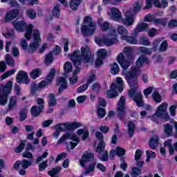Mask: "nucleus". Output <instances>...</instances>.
<instances>
[{
	"instance_id": "obj_1",
	"label": "nucleus",
	"mask_w": 177,
	"mask_h": 177,
	"mask_svg": "<svg viewBox=\"0 0 177 177\" xmlns=\"http://www.w3.org/2000/svg\"><path fill=\"white\" fill-rule=\"evenodd\" d=\"M133 50L131 47H125L123 53H120L117 57V60L123 68V75H124L131 90L129 95L133 97L134 102L138 107L143 106V97L142 93L139 91L138 86V77L140 75V67L143 66V63H147L149 59L144 55H141L136 62V67L133 68L131 71H127V68L133 63Z\"/></svg>"
},
{
	"instance_id": "obj_2",
	"label": "nucleus",
	"mask_w": 177,
	"mask_h": 177,
	"mask_svg": "<svg viewBox=\"0 0 177 177\" xmlns=\"http://www.w3.org/2000/svg\"><path fill=\"white\" fill-rule=\"evenodd\" d=\"M68 56L76 67V70L73 71L72 77L69 78L70 84L74 85L78 80L77 74H78L81 70L80 66H81L82 62H84V63H89V60H91V50H89V47L84 46L81 48V52L78 50H75L73 54H69Z\"/></svg>"
},
{
	"instance_id": "obj_3",
	"label": "nucleus",
	"mask_w": 177,
	"mask_h": 177,
	"mask_svg": "<svg viewBox=\"0 0 177 177\" xmlns=\"http://www.w3.org/2000/svg\"><path fill=\"white\" fill-rule=\"evenodd\" d=\"M33 41L29 45L27 44V40L22 39L21 41V46L24 50H26L28 53H34L38 46L41 44V33L38 29H35L32 32Z\"/></svg>"
},
{
	"instance_id": "obj_4",
	"label": "nucleus",
	"mask_w": 177,
	"mask_h": 177,
	"mask_svg": "<svg viewBox=\"0 0 177 177\" xmlns=\"http://www.w3.org/2000/svg\"><path fill=\"white\" fill-rule=\"evenodd\" d=\"M95 41L99 46H111L118 42V36L115 30H110L107 36H100L95 38Z\"/></svg>"
},
{
	"instance_id": "obj_5",
	"label": "nucleus",
	"mask_w": 177,
	"mask_h": 177,
	"mask_svg": "<svg viewBox=\"0 0 177 177\" xmlns=\"http://www.w3.org/2000/svg\"><path fill=\"white\" fill-rule=\"evenodd\" d=\"M96 24L92 21L91 17H86L84 18V24L82 26L81 32L83 35H93V32L96 31Z\"/></svg>"
},
{
	"instance_id": "obj_6",
	"label": "nucleus",
	"mask_w": 177,
	"mask_h": 177,
	"mask_svg": "<svg viewBox=\"0 0 177 177\" xmlns=\"http://www.w3.org/2000/svg\"><path fill=\"white\" fill-rule=\"evenodd\" d=\"M14 27L17 31H21V32L26 29L25 38L28 41L31 39V37L32 36V24L26 25V23L23 21H15Z\"/></svg>"
},
{
	"instance_id": "obj_7",
	"label": "nucleus",
	"mask_w": 177,
	"mask_h": 177,
	"mask_svg": "<svg viewBox=\"0 0 177 177\" xmlns=\"http://www.w3.org/2000/svg\"><path fill=\"white\" fill-rule=\"evenodd\" d=\"M12 86V81H8L4 86H0V104L3 106L8 103V93H10Z\"/></svg>"
},
{
	"instance_id": "obj_8",
	"label": "nucleus",
	"mask_w": 177,
	"mask_h": 177,
	"mask_svg": "<svg viewBox=\"0 0 177 177\" xmlns=\"http://www.w3.org/2000/svg\"><path fill=\"white\" fill-rule=\"evenodd\" d=\"M67 139H70L73 141L69 142L71 150H74L76 146L80 143V138H78L77 135L72 133H67L60 138V139L57 142V145H60L61 143L66 142Z\"/></svg>"
},
{
	"instance_id": "obj_9",
	"label": "nucleus",
	"mask_w": 177,
	"mask_h": 177,
	"mask_svg": "<svg viewBox=\"0 0 177 177\" xmlns=\"http://www.w3.org/2000/svg\"><path fill=\"white\" fill-rule=\"evenodd\" d=\"M167 109H168V103H162L157 108L155 115L151 116V120H153V121H156V117H160V118H163L165 121H168L169 120V114L167 113Z\"/></svg>"
},
{
	"instance_id": "obj_10",
	"label": "nucleus",
	"mask_w": 177,
	"mask_h": 177,
	"mask_svg": "<svg viewBox=\"0 0 177 177\" xmlns=\"http://www.w3.org/2000/svg\"><path fill=\"white\" fill-rule=\"evenodd\" d=\"M124 19L122 18V19H120L122 24L126 27L133 26V24L135 23V15L133 12L131 10H127L124 14Z\"/></svg>"
},
{
	"instance_id": "obj_11",
	"label": "nucleus",
	"mask_w": 177,
	"mask_h": 177,
	"mask_svg": "<svg viewBox=\"0 0 177 177\" xmlns=\"http://www.w3.org/2000/svg\"><path fill=\"white\" fill-rule=\"evenodd\" d=\"M49 155V153L47 151H45L41 156H38L35 160V163L39 164V171L42 172L43 171H45L48 167V160L42 161V160L46 158Z\"/></svg>"
},
{
	"instance_id": "obj_12",
	"label": "nucleus",
	"mask_w": 177,
	"mask_h": 177,
	"mask_svg": "<svg viewBox=\"0 0 177 177\" xmlns=\"http://www.w3.org/2000/svg\"><path fill=\"white\" fill-rule=\"evenodd\" d=\"M107 13L108 16L113 20H115V21H121L122 20L121 11L115 7L109 8Z\"/></svg>"
},
{
	"instance_id": "obj_13",
	"label": "nucleus",
	"mask_w": 177,
	"mask_h": 177,
	"mask_svg": "<svg viewBox=\"0 0 177 177\" xmlns=\"http://www.w3.org/2000/svg\"><path fill=\"white\" fill-rule=\"evenodd\" d=\"M107 56V50L104 48H101L97 52V59L95 60V68H97L103 64V60Z\"/></svg>"
},
{
	"instance_id": "obj_14",
	"label": "nucleus",
	"mask_w": 177,
	"mask_h": 177,
	"mask_svg": "<svg viewBox=\"0 0 177 177\" xmlns=\"http://www.w3.org/2000/svg\"><path fill=\"white\" fill-rule=\"evenodd\" d=\"M118 114L119 118L122 120L125 115V97L122 96L118 103Z\"/></svg>"
},
{
	"instance_id": "obj_15",
	"label": "nucleus",
	"mask_w": 177,
	"mask_h": 177,
	"mask_svg": "<svg viewBox=\"0 0 177 177\" xmlns=\"http://www.w3.org/2000/svg\"><path fill=\"white\" fill-rule=\"evenodd\" d=\"M95 137L97 139L100 140V143H98L96 149L97 153H102L104 151V147H106V143L103 140V134L100 131L95 132Z\"/></svg>"
},
{
	"instance_id": "obj_16",
	"label": "nucleus",
	"mask_w": 177,
	"mask_h": 177,
	"mask_svg": "<svg viewBox=\"0 0 177 177\" xmlns=\"http://www.w3.org/2000/svg\"><path fill=\"white\" fill-rule=\"evenodd\" d=\"M93 158H94L93 153L85 152L82 156L81 160H80V164L81 167L84 168L85 164H86V162H91L93 161Z\"/></svg>"
},
{
	"instance_id": "obj_17",
	"label": "nucleus",
	"mask_w": 177,
	"mask_h": 177,
	"mask_svg": "<svg viewBox=\"0 0 177 177\" xmlns=\"http://www.w3.org/2000/svg\"><path fill=\"white\" fill-rule=\"evenodd\" d=\"M16 80L18 84H21V82L26 84H30V80H28V74L23 71H20L18 73L16 77Z\"/></svg>"
},
{
	"instance_id": "obj_18",
	"label": "nucleus",
	"mask_w": 177,
	"mask_h": 177,
	"mask_svg": "<svg viewBox=\"0 0 177 177\" xmlns=\"http://www.w3.org/2000/svg\"><path fill=\"white\" fill-rule=\"evenodd\" d=\"M149 28H150L149 24L145 23V22H139L137 24L136 29L133 31V35H137V34H139V32H143L145 31H147L149 30Z\"/></svg>"
},
{
	"instance_id": "obj_19",
	"label": "nucleus",
	"mask_w": 177,
	"mask_h": 177,
	"mask_svg": "<svg viewBox=\"0 0 177 177\" xmlns=\"http://www.w3.org/2000/svg\"><path fill=\"white\" fill-rule=\"evenodd\" d=\"M117 86L115 85V83H112L110 89L108 90L106 93V95L109 98L116 97V96H118V93L117 92Z\"/></svg>"
},
{
	"instance_id": "obj_20",
	"label": "nucleus",
	"mask_w": 177,
	"mask_h": 177,
	"mask_svg": "<svg viewBox=\"0 0 177 177\" xmlns=\"http://www.w3.org/2000/svg\"><path fill=\"white\" fill-rule=\"evenodd\" d=\"M53 53L55 55H57V53H60V47L56 46L55 47V50L50 51L46 57L45 59V63L46 64H50L52 62H53Z\"/></svg>"
},
{
	"instance_id": "obj_21",
	"label": "nucleus",
	"mask_w": 177,
	"mask_h": 177,
	"mask_svg": "<svg viewBox=\"0 0 177 177\" xmlns=\"http://www.w3.org/2000/svg\"><path fill=\"white\" fill-rule=\"evenodd\" d=\"M116 31L119 35H120L121 39H126L127 36L128 35V30L125 27L119 25L117 27Z\"/></svg>"
},
{
	"instance_id": "obj_22",
	"label": "nucleus",
	"mask_w": 177,
	"mask_h": 177,
	"mask_svg": "<svg viewBox=\"0 0 177 177\" xmlns=\"http://www.w3.org/2000/svg\"><path fill=\"white\" fill-rule=\"evenodd\" d=\"M57 84L59 85V93H62L64 89L67 88V81L64 77H61L57 80Z\"/></svg>"
},
{
	"instance_id": "obj_23",
	"label": "nucleus",
	"mask_w": 177,
	"mask_h": 177,
	"mask_svg": "<svg viewBox=\"0 0 177 177\" xmlns=\"http://www.w3.org/2000/svg\"><path fill=\"white\" fill-rule=\"evenodd\" d=\"M19 15V10H10L6 15V19L7 21H12Z\"/></svg>"
},
{
	"instance_id": "obj_24",
	"label": "nucleus",
	"mask_w": 177,
	"mask_h": 177,
	"mask_svg": "<svg viewBox=\"0 0 177 177\" xmlns=\"http://www.w3.org/2000/svg\"><path fill=\"white\" fill-rule=\"evenodd\" d=\"M70 123H62V124H57L55 126V131H59V132H64L66 131H68L71 129Z\"/></svg>"
},
{
	"instance_id": "obj_25",
	"label": "nucleus",
	"mask_w": 177,
	"mask_h": 177,
	"mask_svg": "<svg viewBox=\"0 0 177 177\" xmlns=\"http://www.w3.org/2000/svg\"><path fill=\"white\" fill-rule=\"evenodd\" d=\"M153 3L154 6L156 8H160L161 3H160V0H146V6L144 9H150L151 6H153Z\"/></svg>"
},
{
	"instance_id": "obj_26",
	"label": "nucleus",
	"mask_w": 177,
	"mask_h": 177,
	"mask_svg": "<svg viewBox=\"0 0 177 177\" xmlns=\"http://www.w3.org/2000/svg\"><path fill=\"white\" fill-rule=\"evenodd\" d=\"M42 110H44V106L41 105V106H32L31 108V113L32 114V115H34L35 117H38V115H39V114H41V113H42Z\"/></svg>"
},
{
	"instance_id": "obj_27",
	"label": "nucleus",
	"mask_w": 177,
	"mask_h": 177,
	"mask_svg": "<svg viewBox=\"0 0 177 177\" xmlns=\"http://www.w3.org/2000/svg\"><path fill=\"white\" fill-rule=\"evenodd\" d=\"M159 140L160 138H158V136H153L149 140V147H151L153 149H157Z\"/></svg>"
},
{
	"instance_id": "obj_28",
	"label": "nucleus",
	"mask_w": 177,
	"mask_h": 177,
	"mask_svg": "<svg viewBox=\"0 0 177 177\" xmlns=\"http://www.w3.org/2000/svg\"><path fill=\"white\" fill-rule=\"evenodd\" d=\"M143 6V1L142 0H138L134 3V7L133 9H130L129 10H131V13L133 15H135V13H138L140 9H142V7Z\"/></svg>"
},
{
	"instance_id": "obj_29",
	"label": "nucleus",
	"mask_w": 177,
	"mask_h": 177,
	"mask_svg": "<svg viewBox=\"0 0 177 177\" xmlns=\"http://www.w3.org/2000/svg\"><path fill=\"white\" fill-rule=\"evenodd\" d=\"M97 24L100 27L101 30H102V31H106L109 30V28L110 27V23L107 21H104L103 23V18L98 19Z\"/></svg>"
},
{
	"instance_id": "obj_30",
	"label": "nucleus",
	"mask_w": 177,
	"mask_h": 177,
	"mask_svg": "<svg viewBox=\"0 0 177 177\" xmlns=\"http://www.w3.org/2000/svg\"><path fill=\"white\" fill-rule=\"evenodd\" d=\"M48 104L49 107H55L56 104H57V102L56 101V98L55 97V94H49L48 96Z\"/></svg>"
},
{
	"instance_id": "obj_31",
	"label": "nucleus",
	"mask_w": 177,
	"mask_h": 177,
	"mask_svg": "<svg viewBox=\"0 0 177 177\" xmlns=\"http://www.w3.org/2000/svg\"><path fill=\"white\" fill-rule=\"evenodd\" d=\"M124 81L122 78L118 77H116V84L115 85L117 86V89H118L119 92H122L124 91Z\"/></svg>"
},
{
	"instance_id": "obj_32",
	"label": "nucleus",
	"mask_w": 177,
	"mask_h": 177,
	"mask_svg": "<svg viewBox=\"0 0 177 177\" xmlns=\"http://www.w3.org/2000/svg\"><path fill=\"white\" fill-rule=\"evenodd\" d=\"M77 135H78L79 136L81 135L82 136V140H85L88 136H89V131H88V130L86 129H80L76 131Z\"/></svg>"
},
{
	"instance_id": "obj_33",
	"label": "nucleus",
	"mask_w": 177,
	"mask_h": 177,
	"mask_svg": "<svg viewBox=\"0 0 177 177\" xmlns=\"http://www.w3.org/2000/svg\"><path fill=\"white\" fill-rule=\"evenodd\" d=\"M60 171H62V167H58L53 169L51 171H48V174L51 177H58L60 174Z\"/></svg>"
},
{
	"instance_id": "obj_34",
	"label": "nucleus",
	"mask_w": 177,
	"mask_h": 177,
	"mask_svg": "<svg viewBox=\"0 0 177 177\" xmlns=\"http://www.w3.org/2000/svg\"><path fill=\"white\" fill-rule=\"evenodd\" d=\"M17 103V97L12 96L10 97L9 104H8V109L12 110L16 107V104Z\"/></svg>"
},
{
	"instance_id": "obj_35",
	"label": "nucleus",
	"mask_w": 177,
	"mask_h": 177,
	"mask_svg": "<svg viewBox=\"0 0 177 177\" xmlns=\"http://www.w3.org/2000/svg\"><path fill=\"white\" fill-rule=\"evenodd\" d=\"M127 128H128L129 136H132V135H133V132H135V128H136L135 122L132 121L129 122L127 124Z\"/></svg>"
},
{
	"instance_id": "obj_36",
	"label": "nucleus",
	"mask_w": 177,
	"mask_h": 177,
	"mask_svg": "<svg viewBox=\"0 0 177 177\" xmlns=\"http://www.w3.org/2000/svg\"><path fill=\"white\" fill-rule=\"evenodd\" d=\"M82 0H71L70 6L73 10H77Z\"/></svg>"
},
{
	"instance_id": "obj_37",
	"label": "nucleus",
	"mask_w": 177,
	"mask_h": 177,
	"mask_svg": "<svg viewBox=\"0 0 177 177\" xmlns=\"http://www.w3.org/2000/svg\"><path fill=\"white\" fill-rule=\"evenodd\" d=\"M41 75V69L35 68L30 73V76L32 80H37Z\"/></svg>"
},
{
	"instance_id": "obj_38",
	"label": "nucleus",
	"mask_w": 177,
	"mask_h": 177,
	"mask_svg": "<svg viewBox=\"0 0 177 177\" xmlns=\"http://www.w3.org/2000/svg\"><path fill=\"white\" fill-rule=\"evenodd\" d=\"M164 146L169 147V151L170 154H174V147L172 146V140L169 139V140H166L164 142Z\"/></svg>"
},
{
	"instance_id": "obj_39",
	"label": "nucleus",
	"mask_w": 177,
	"mask_h": 177,
	"mask_svg": "<svg viewBox=\"0 0 177 177\" xmlns=\"http://www.w3.org/2000/svg\"><path fill=\"white\" fill-rule=\"evenodd\" d=\"M55 74H56V71H55V69L54 68L51 69L50 71V73L47 75V78L46 80V82H48V84H50V82L53 81V79L55 78Z\"/></svg>"
},
{
	"instance_id": "obj_40",
	"label": "nucleus",
	"mask_w": 177,
	"mask_h": 177,
	"mask_svg": "<svg viewBox=\"0 0 177 177\" xmlns=\"http://www.w3.org/2000/svg\"><path fill=\"white\" fill-rule=\"evenodd\" d=\"M111 73L113 75H115V74H118V73H120V66H118L117 63L115 62L111 66Z\"/></svg>"
},
{
	"instance_id": "obj_41",
	"label": "nucleus",
	"mask_w": 177,
	"mask_h": 177,
	"mask_svg": "<svg viewBox=\"0 0 177 177\" xmlns=\"http://www.w3.org/2000/svg\"><path fill=\"white\" fill-rule=\"evenodd\" d=\"M97 114L98 115V118H104V116L106 115V110L102 106H98L97 109Z\"/></svg>"
},
{
	"instance_id": "obj_42",
	"label": "nucleus",
	"mask_w": 177,
	"mask_h": 177,
	"mask_svg": "<svg viewBox=\"0 0 177 177\" xmlns=\"http://www.w3.org/2000/svg\"><path fill=\"white\" fill-rule=\"evenodd\" d=\"M64 69L65 75H67L68 73H71L73 71V65L70 62H66L64 66Z\"/></svg>"
},
{
	"instance_id": "obj_43",
	"label": "nucleus",
	"mask_w": 177,
	"mask_h": 177,
	"mask_svg": "<svg viewBox=\"0 0 177 177\" xmlns=\"http://www.w3.org/2000/svg\"><path fill=\"white\" fill-rule=\"evenodd\" d=\"M123 41H127L128 44H131V45H136V44H138L136 38L132 36H126V39H124Z\"/></svg>"
},
{
	"instance_id": "obj_44",
	"label": "nucleus",
	"mask_w": 177,
	"mask_h": 177,
	"mask_svg": "<svg viewBox=\"0 0 177 177\" xmlns=\"http://www.w3.org/2000/svg\"><path fill=\"white\" fill-rule=\"evenodd\" d=\"M164 128H165V133L168 136H171V135H172V129H173L172 125L169 124H165Z\"/></svg>"
},
{
	"instance_id": "obj_45",
	"label": "nucleus",
	"mask_w": 177,
	"mask_h": 177,
	"mask_svg": "<svg viewBox=\"0 0 177 177\" xmlns=\"http://www.w3.org/2000/svg\"><path fill=\"white\" fill-rule=\"evenodd\" d=\"M32 162L30 160H27L26 159L21 161V167L23 169H27L28 167H31Z\"/></svg>"
},
{
	"instance_id": "obj_46",
	"label": "nucleus",
	"mask_w": 177,
	"mask_h": 177,
	"mask_svg": "<svg viewBox=\"0 0 177 177\" xmlns=\"http://www.w3.org/2000/svg\"><path fill=\"white\" fill-rule=\"evenodd\" d=\"M152 99L156 103H161V102H162V98H161V95H160V94L157 92H154L152 94Z\"/></svg>"
},
{
	"instance_id": "obj_47",
	"label": "nucleus",
	"mask_w": 177,
	"mask_h": 177,
	"mask_svg": "<svg viewBox=\"0 0 177 177\" xmlns=\"http://www.w3.org/2000/svg\"><path fill=\"white\" fill-rule=\"evenodd\" d=\"M6 64L10 66V67H13V66H15V59H13V58H12L9 54L6 55Z\"/></svg>"
},
{
	"instance_id": "obj_48",
	"label": "nucleus",
	"mask_w": 177,
	"mask_h": 177,
	"mask_svg": "<svg viewBox=\"0 0 177 177\" xmlns=\"http://www.w3.org/2000/svg\"><path fill=\"white\" fill-rule=\"evenodd\" d=\"M26 15L28 16V17H30V19H32V20L37 17V12L32 9H28L26 10Z\"/></svg>"
},
{
	"instance_id": "obj_49",
	"label": "nucleus",
	"mask_w": 177,
	"mask_h": 177,
	"mask_svg": "<svg viewBox=\"0 0 177 177\" xmlns=\"http://www.w3.org/2000/svg\"><path fill=\"white\" fill-rule=\"evenodd\" d=\"M142 174V170L138 167H133L131 169V176L136 177L139 176V175Z\"/></svg>"
},
{
	"instance_id": "obj_50",
	"label": "nucleus",
	"mask_w": 177,
	"mask_h": 177,
	"mask_svg": "<svg viewBox=\"0 0 177 177\" xmlns=\"http://www.w3.org/2000/svg\"><path fill=\"white\" fill-rule=\"evenodd\" d=\"M30 91H31L32 95H35V93L37 92V91H41L39 88V85L34 82L32 83L30 86Z\"/></svg>"
},
{
	"instance_id": "obj_51",
	"label": "nucleus",
	"mask_w": 177,
	"mask_h": 177,
	"mask_svg": "<svg viewBox=\"0 0 177 177\" xmlns=\"http://www.w3.org/2000/svg\"><path fill=\"white\" fill-rule=\"evenodd\" d=\"M153 23L156 25L161 24V26H167V20L164 19H157L155 17L153 19Z\"/></svg>"
},
{
	"instance_id": "obj_52",
	"label": "nucleus",
	"mask_w": 177,
	"mask_h": 177,
	"mask_svg": "<svg viewBox=\"0 0 177 177\" xmlns=\"http://www.w3.org/2000/svg\"><path fill=\"white\" fill-rule=\"evenodd\" d=\"M53 15L57 18H59L60 16V6L57 5L53 9Z\"/></svg>"
},
{
	"instance_id": "obj_53",
	"label": "nucleus",
	"mask_w": 177,
	"mask_h": 177,
	"mask_svg": "<svg viewBox=\"0 0 177 177\" xmlns=\"http://www.w3.org/2000/svg\"><path fill=\"white\" fill-rule=\"evenodd\" d=\"M116 155L118 157H122V156L125 155V149L123 148H121L120 147H117L115 148Z\"/></svg>"
},
{
	"instance_id": "obj_54",
	"label": "nucleus",
	"mask_w": 177,
	"mask_h": 177,
	"mask_svg": "<svg viewBox=\"0 0 177 177\" xmlns=\"http://www.w3.org/2000/svg\"><path fill=\"white\" fill-rule=\"evenodd\" d=\"M139 50L144 55H151L152 50L146 47H140Z\"/></svg>"
},
{
	"instance_id": "obj_55",
	"label": "nucleus",
	"mask_w": 177,
	"mask_h": 177,
	"mask_svg": "<svg viewBox=\"0 0 177 177\" xmlns=\"http://www.w3.org/2000/svg\"><path fill=\"white\" fill-rule=\"evenodd\" d=\"M140 43L141 45H144L145 46H149L150 45V41H149V39L145 37H141L140 38Z\"/></svg>"
},
{
	"instance_id": "obj_56",
	"label": "nucleus",
	"mask_w": 177,
	"mask_h": 177,
	"mask_svg": "<svg viewBox=\"0 0 177 177\" xmlns=\"http://www.w3.org/2000/svg\"><path fill=\"white\" fill-rule=\"evenodd\" d=\"M25 146H26V141L21 142L19 146L15 149V152L21 153V151L24 150Z\"/></svg>"
},
{
	"instance_id": "obj_57",
	"label": "nucleus",
	"mask_w": 177,
	"mask_h": 177,
	"mask_svg": "<svg viewBox=\"0 0 177 177\" xmlns=\"http://www.w3.org/2000/svg\"><path fill=\"white\" fill-rule=\"evenodd\" d=\"M15 73H16L15 69L8 71L2 75L1 78L2 80H5V78H8V77H9L10 75H13V74Z\"/></svg>"
},
{
	"instance_id": "obj_58",
	"label": "nucleus",
	"mask_w": 177,
	"mask_h": 177,
	"mask_svg": "<svg viewBox=\"0 0 177 177\" xmlns=\"http://www.w3.org/2000/svg\"><path fill=\"white\" fill-rule=\"evenodd\" d=\"M88 86H89V85L88 84H84L80 86L77 89V93H82V92H85V91H86V89H88Z\"/></svg>"
},
{
	"instance_id": "obj_59",
	"label": "nucleus",
	"mask_w": 177,
	"mask_h": 177,
	"mask_svg": "<svg viewBox=\"0 0 177 177\" xmlns=\"http://www.w3.org/2000/svg\"><path fill=\"white\" fill-rule=\"evenodd\" d=\"M154 15L151 14H148L144 17V21H147L148 23H151L154 21Z\"/></svg>"
},
{
	"instance_id": "obj_60",
	"label": "nucleus",
	"mask_w": 177,
	"mask_h": 177,
	"mask_svg": "<svg viewBox=\"0 0 177 177\" xmlns=\"http://www.w3.org/2000/svg\"><path fill=\"white\" fill-rule=\"evenodd\" d=\"M27 118V109H24L21 111L19 113V120L21 121H24Z\"/></svg>"
},
{
	"instance_id": "obj_61",
	"label": "nucleus",
	"mask_w": 177,
	"mask_h": 177,
	"mask_svg": "<svg viewBox=\"0 0 177 177\" xmlns=\"http://www.w3.org/2000/svg\"><path fill=\"white\" fill-rule=\"evenodd\" d=\"M95 165H96V162H93L88 165V167L86 169V174H90L92 172L93 169H95Z\"/></svg>"
},
{
	"instance_id": "obj_62",
	"label": "nucleus",
	"mask_w": 177,
	"mask_h": 177,
	"mask_svg": "<svg viewBox=\"0 0 177 177\" xmlns=\"http://www.w3.org/2000/svg\"><path fill=\"white\" fill-rule=\"evenodd\" d=\"M142 154H143V152H142V150H140V149L136 150V153H135L136 161H139V160H140V158H142Z\"/></svg>"
},
{
	"instance_id": "obj_63",
	"label": "nucleus",
	"mask_w": 177,
	"mask_h": 177,
	"mask_svg": "<svg viewBox=\"0 0 177 177\" xmlns=\"http://www.w3.org/2000/svg\"><path fill=\"white\" fill-rule=\"evenodd\" d=\"M95 80H96V76H95V74L90 73L88 75V77H87L88 84H92V82H93V81H95Z\"/></svg>"
},
{
	"instance_id": "obj_64",
	"label": "nucleus",
	"mask_w": 177,
	"mask_h": 177,
	"mask_svg": "<svg viewBox=\"0 0 177 177\" xmlns=\"http://www.w3.org/2000/svg\"><path fill=\"white\" fill-rule=\"evenodd\" d=\"M100 84L99 83H94L91 86V89L93 92H99V91H100Z\"/></svg>"
}]
</instances>
